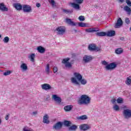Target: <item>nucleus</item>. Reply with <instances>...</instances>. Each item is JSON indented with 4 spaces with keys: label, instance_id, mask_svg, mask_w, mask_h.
<instances>
[{
    "label": "nucleus",
    "instance_id": "obj_49",
    "mask_svg": "<svg viewBox=\"0 0 131 131\" xmlns=\"http://www.w3.org/2000/svg\"><path fill=\"white\" fill-rule=\"evenodd\" d=\"M9 117H10V114H9L8 115H6V116L5 117L6 120H9Z\"/></svg>",
    "mask_w": 131,
    "mask_h": 131
},
{
    "label": "nucleus",
    "instance_id": "obj_45",
    "mask_svg": "<svg viewBox=\"0 0 131 131\" xmlns=\"http://www.w3.org/2000/svg\"><path fill=\"white\" fill-rule=\"evenodd\" d=\"M126 4H127L128 7H131V2L129 0H126Z\"/></svg>",
    "mask_w": 131,
    "mask_h": 131
},
{
    "label": "nucleus",
    "instance_id": "obj_41",
    "mask_svg": "<svg viewBox=\"0 0 131 131\" xmlns=\"http://www.w3.org/2000/svg\"><path fill=\"white\" fill-rule=\"evenodd\" d=\"M79 81H80L81 84H86V80L85 79H81V80H80Z\"/></svg>",
    "mask_w": 131,
    "mask_h": 131
},
{
    "label": "nucleus",
    "instance_id": "obj_55",
    "mask_svg": "<svg viewBox=\"0 0 131 131\" xmlns=\"http://www.w3.org/2000/svg\"><path fill=\"white\" fill-rule=\"evenodd\" d=\"M2 124V119L0 118V125Z\"/></svg>",
    "mask_w": 131,
    "mask_h": 131
},
{
    "label": "nucleus",
    "instance_id": "obj_15",
    "mask_svg": "<svg viewBox=\"0 0 131 131\" xmlns=\"http://www.w3.org/2000/svg\"><path fill=\"white\" fill-rule=\"evenodd\" d=\"M93 60V57L92 56L85 55L83 57V61L84 63H89V62H91Z\"/></svg>",
    "mask_w": 131,
    "mask_h": 131
},
{
    "label": "nucleus",
    "instance_id": "obj_22",
    "mask_svg": "<svg viewBox=\"0 0 131 131\" xmlns=\"http://www.w3.org/2000/svg\"><path fill=\"white\" fill-rule=\"evenodd\" d=\"M115 53L117 55H120L123 53V49H122L121 48H117L115 50Z\"/></svg>",
    "mask_w": 131,
    "mask_h": 131
},
{
    "label": "nucleus",
    "instance_id": "obj_16",
    "mask_svg": "<svg viewBox=\"0 0 131 131\" xmlns=\"http://www.w3.org/2000/svg\"><path fill=\"white\" fill-rule=\"evenodd\" d=\"M123 24L122 19L121 18H119L117 20V23L115 24V28H119Z\"/></svg>",
    "mask_w": 131,
    "mask_h": 131
},
{
    "label": "nucleus",
    "instance_id": "obj_43",
    "mask_svg": "<svg viewBox=\"0 0 131 131\" xmlns=\"http://www.w3.org/2000/svg\"><path fill=\"white\" fill-rule=\"evenodd\" d=\"M125 22L126 24L128 25V24H129V23H130V20H129V18L126 17L125 19Z\"/></svg>",
    "mask_w": 131,
    "mask_h": 131
},
{
    "label": "nucleus",
    "instance_id": "obj_47",
    "mask_svg": "<svg viewBox=\"0 0 131 131\" xmlns=\"http://www.w3.org/2000/svg\"><path fill=\"white\" fill-rule=\"evenodd\" d=\"M101 63L102 64V65H106L107 66V65H108V62L105 60L102 61Z\"/></svg>",
    "mask_w": 131,
    "mask_h": 131
},
{
    "label": "nucleus",
    "instance_id": "obj_53",
    "mask_svg": "<svg viewBox=\"0 0 131 131\" xmlns=\"http://www.w3.org/2000/svg\"><path fill=\"white\" fill-rule=\"evenodd\" d=\"M120 39L121 40H124V37H120Z\"/></svg>",
    "mask_w": 131,
    "mask_h": 131
},
{
    "label": "nucleus",
    "instance_id": "obj_32",
    "mask_svg": "<svg viewBox=\"0 0 131 131\" xmlns=\"http://www.w3.org/2000/svg\"><path fill=\"white\" fill-rule=\"evenodd\" d=\"M48 2L49 3H50V4H51L53 8H54V7L56 6V2H55L54 0H49Z\"/></svg>",
    "mask_w": 131,
    "mask_h": 131
},
{
    "label": "nucleus",
    "instance_id": "obj_33",
    "mask_svg": "<svg viewBox=\"0 0 131 131\" xmlns=\"http://www.w3.org/2000/svg\"><path fill=\"white\" fill-rule=\"evenodd\" d=\"M78 119H80V120H85V119H88V117L86 115H82L80 116Z\"/></svg>",
    "mask_w": 131,
    "mask_h": 131
},
{
    "label": "nucleus",
    "instance_id": "obj_38",
    "mask_svg": "<svg viewBox=\"0 0 131 131\" xmlns=\"http://www.w3.org/2000/svg\"><path fill=\"white\" fill-rule=\"evenodd\" d=\"M117 102L118 104H122L123 103V100L122 98H119L117 99Z\"/></svg>",
    "mask_w": 131,
    "mask_h": 131
},
{
    "label": "nucleus",
    "instance_id": "obj_42",
    "mask_svg": "<svg viewBox=\"0 0 131 131\" xmlns=\"http://www.w3.org/2000/svg\"><path fill=\"white\" fill-rule=\"evenodd\" d=\"M79 20H80V21H84V20H85V18H84V16L81 15L78 18Z\"/></svg>",
    "mask_w": 131,
    "mask_h": 131
},
{
    "label": "nucleus",
    "instance_id": "obj_34",
    "mask_svg": "<svg viewBox=\"0 0 131 131\" xmlns=\"http://www.w3.org/2000/svg\"><path fill=\"white\" fill-rule=\"evenodd\" d=\"M9 40H10V38H9V37L8 36L4 37V38L3 39V41L4 42H5V43H8Z\"/></svg>",
    "mask_w": 131,
    "mask_h": 131
},
{
    "label": "nucleus",
    "instance_id": "obj_37",
    "mask_svg": "<svg viewBox=\"0 0 131 131\" xmlns=\"http://www.w3.org/2000/svg\"><path fill=\"white\" fill-rule=\"evenodd\" d=\"M74 2L76 4L80 5L81 4H82V3H83V0H74Z\"/></svg>",
    "mask_w": 131,
    "mask_h": 131
},
{
    "label": "nucleus",
    "instance_id": "obj_31",
    "mask_svg": "<svg viewBox=\"0 0 131 131\" xmlns=\"http://www.w3.org/2000/svg\"><path fill=\"white\" fill-rule=\"evenodd\" d=\"M45 71L47 74H50V64H47L46 67Z\"/></svg>",
    "mask_w": 131,
    "mask_h": 131
},
{
    "label": "nucleus",
    "instance_id": "obj_25",
    "mask_svg": "<svg viewBox=\"0 0 131 131\" xmlns=\"http://www.w3.org/2000/svg\"><path fill=\"white\" fill-rule=\"evenodd\" d=\"M107 36H114L115 35V31H110L106 33Z\"/></svg>",
    "mask_w": 131,
    "mask_h": 131
},
{
    "label": "nucleus",
    "instance_id": "obj_39",
    "mask_svg": "<svg viewBox=\"0 0 131 131\" xmlns=\"http://www.w3.org/2000/svg\"><path fill=\"white\" fill-rule=\"evenodd\" d=\"M78 25L80 27H85L86 26V25L85 24V23L83 22L79 23Z\"/></svg>",
    "mask_w": 131,
    "mask_h": 131
},
{
    "label": "nucleus",
    "instance_id": "obj_12",
    "mask_svg": "<svg viewBox=\"0 0 131 131\" xmlns=\"http://www.w3.org/2000/svg\"><path fill=\"white\" fill-rule=\"evenodd\" d=\"M42 90H45V91H48L49 90H52V86L51 85L48 83H44L41 85Z\"/></svg>",
    "mask_w": 131,
    "mask_h": 131
},
{
    "label": "nucleus",
    "instance_id": "obj_44",
    "mask_svg": "<svg viewBox=\"0 0 131 131\" xmlns=\"http://www.w3.org/2000/svg\"><path fill=\"white\" fill-rule=\"evenodd\" d=\"M10 74H11V71H7V72L4 73V75L5 76H7V75H10Z\"/></svg>",
    "mask_w": 131,
    "mask_h": 131
},
{
    "label": "nucleus",
    "instance_id": "obj_23",
    "mask_svg": "<svg viewBox=\"0 0 131 131\" xmlns=\"http://www.w3.org/2000/svg\"><path fill=\"white\" fill-rule=\"evenodd\" d=\"M123 9H124V10L125 11V12H126L128 15H130L131 9L130 8H129V7L127 6H125Z\"/></svg>",
    "mask_w": 131,
    "mask_h": 131
},
{
    "label": "nucleus",
    "instance_id": "obj_11",
    "mask_svg": "<svg viewBox=\"0 0 131 131\" xmlns=\"http://www.w3.org/2000/svg\"><path fill=\"white\" fill-rule=\"evenodd\" d=\"M86 32L88 33H93V32H97V31H100V29L97 27L95 28H90L85 29Z\"/></svg>",
    "mask_w": 131,
    "mask_h": 131
},
{
    "label": "nucleus",
    "instance_id": "obj_26",
    "mask_svg": "<svg viewBox=\"0 0 131 131\" xmlns=\"http://www.w3.org/2000/svg\"><path fill=\"white\" fill-rule=\"evenodd\" d=\"M125 83L127 85H130L131 83V76L127 77L126 80L125 81Z\"/></svg>",
    "mask_w": 131,
    "mask_h": 131
},
{
    "label": "nucleus",
    "instance_id": "obj_54",
    "mask_svg": "<svg viewBox=\"0 0 131 131\" xmlns=\"http://www.w3.org/2000/svg\"><path fill=\"white\" fill-rule=\"evenodd\" d=\"M73 63H74V60H72L71 62V64H73Z\"/></svg>",
    "mask_w": 131,
    "mask_h": 131
},
{
    "label": "nucleus",
    "instance_id": "obj_5",
    "mask_svg": "<svg viewBox=\"0 0 131 131\" xmlns=\"http://www.w3.org/2000/svg\"><path fill=\"white\" fill-rule=\"evenodd\" d=\"M123 115L124 118L126 119H128V118H131V110H125L123 112Z\"/></svg>",
    "mask_w": 131,
    "mask_h": 131
},
{
    "label": "nucleus",
    "instance_id": "obj_18",
    "mask_svg": "<svg viewBox=\"0 0 131 131\" xmlns=\"http://www.w3.org/2000/svg\"><path fill=\"white\" fill-rule=\"evenodd\" d=\"M66 22L67 23V24H69V25H71V26H76L77 24L72 21V20L70 18H66Z\"/></svg>",
    "mask_w": 131,
    "mask_h": 131
},
{
    "label": "nucleus",
    "instance_id": "obj_27",
    "mask_svg": "<svg viewBox=\"0 0 131 131\" xmlns=\"http://www.w3.org/2000/svg\"><path fill=\"white\" fill-rule=\"evenodd\" d=\"M96 35L97 36H105V35H107V33L104 32H98Z\"/></svg>",
    "mask_w": 131,
    "mask_h": 131
},
{
    "label": "nucleus",
    "instance_id": "obj_2",
    "mask_svg": "<svg viewBox=\"0 0 131 131\" xmlns=\"http://www.w3.org/2000/svg\"><path fill=\"white\" fill-rule=\"evenodd\" d=\"M74 75L75 77L71 78L72 83H74V84H75L76 85H79V82H78V81H80V80L82 79V76L78 73H74Z\"/></svg>",
    "mask_w": 131,
    "mask_h": 131
},
{
    "label": "nucleus",
    "instance_id": "obj_3",
    "mask_svg": "<svg viewBox=\"0 0 131 131\" xmlns=\"http://www.w3.org/2000/svg\"><path fill=\"white\" fill-rule=\"evenodd\" d=\"M56 33L58 35H63L66 32V28L64 26H59L56 28Z\"/></svg>",
    "mask_w": 131,
    "mask_h": 131
},
{
    "label": "nucleus",
    "instance_id": "obj_29",
    "mask_svg": "<svg viewBox=\"0 0 131 131\" xmlns=\"http://www.w3.org/2000/svg\"><path fill=\"white\" fill-rule=\"evenodd\" d=\"M64 109L65 111H70L72 110V105H67L64 106Z\"/></svg>",
    "mask_w": 131,
    "mask_h": 131
},
{
    "label": "nucleus",
    "instance_id": "obj_9",
    "mask_svg": "<svg viewBox=\"0 0 131 131\" xmlns=\"http://www.w3.org/2000/svg\"><path fill=\"white\" fill-rule=\"evenodd\" d=\"M70 6H71L72 8H73L76 11H80V5L75 3H70Z\"/></svg>",
    "mask_w": 131,
    "mask_h": 131
},
{
    "label": "nucleus",
    "instance_id": "obj_50",
    "mask_svg": "<svg viewBox=\"0 0 131 131\" xmlns=\"http://www.w3.org/2000/svg\"><path fill=\"white\" fill-rule=\"evenodd\" d=\"M36 6L37 8H39V7H40V4L36 3Z\"/></svg>",
    "mask_w": 131,
    "mask_h": 131
},
{
    "label": "nucleus",
    "instance_id": "obj_6",
    "mask_svg": "<svg viewBox=\"0 0 131 131\" xmlns=\"http://www.w3.org/2000/svg\"><path fill=\"white\" fill-rule=\"evenodd\" d=\"M69 60H70V58L69 57H67L63 59L62 62L63 64H65L66 67L68 68H71V67H72V64L70 62H68Z\"/></svg>",
    "mask_w": 131,
    "mask_h": 131
},
{
    "label": "nucleus",
    "instance_id": "obj_19",
    "mask_svg": "<svg viewBox=\"0 0 131 131\" xmlns=\"http://www.w3.org/2000/svg\"><path fill=\"white\" fill-rule=\"evenodd\" d=\"M0 10L3 12H8L9 11V9L6 7L4 3L0 4Z\"/></svg>",
    "mask_w": 131,
    "mask_h": 131
},
{
    "label": "nucleus",
    "instance_id": "obj_48",
    "mask_svg": "<svg viewBox=\"0 0 131 131\" xmlns=\"http://www.w3.org/2000/svg\"><path fill=\"white\" fill-rule=\"evenodd\" d=\"M116 101H117V100H116V99H112L111 102L114 105H116Z\"/></svg>",
    "mask_w": 131,
    "mask_h": 131
},
{
    "label": "nucleus",
    "instance_id": "obj_21",
    "mask_svg": "<svg viewBox=\"0 0 131 131\" xmlns=\"http://www.w3.org/2000/svg\"><path fill=\"white\" fill-rule=\"evenodd\" d=\"M20 68L23 71H26L28 70V67H27V64L25 63H22L20 65Z\"/></svg>",
    "mask_w": 131,
    "mask_h": 131
},
{
    "label": "nucleus",
    "instance_id": "obj_24",
    "mask_svg": "<svg viewBox=\"0 0 131 131\" xmlns=\"http://www.w3.org/2000/svg\"><path fill=\"white\" fill-rule=\"evenodd\" d=\"M37 50L39 53H40V54H43V53L46 52V49L41 46L38 47Z\"/></svg>",
    "mask_w": 131,
    "mask_h": 131
},
{
    "label": "nucleus",
    "instance_id": "obj_10",
    "mask_svg": "<svg viewBox=\"0 0 131 131\" xmlns=\"http://www.w3.org/2000/svg\"><path fill=\"white\" fill-rule=\"evenodd\" d=\"M52 99L55 101L57 104L60 105L62 102V99L61 98L59 97L57 95H52Z\"/></svg>",
    "mask_w": 131,
    "mask_h": 131
},
{
    "label": "nucleus",
    "instance_id": "obj_52",
    "mask_svg": "<svg viewBox=\"0 0 131 131\" xmlns=\"http://www.w3.org/2000/svg\"><path fill=\"white\" fill-rule=\"evenodd\" d=\"M33 115H36V114H37V112H33Z\"/></svg>",
    "mask_w": 131,
    "mask_h": 131
},
{
    "label": "nucleus",
    "instance_id": "obj_7",
    "mask_svg": "<svg viewBox=\"0 0 131 131\" xmlns=\"http://www.w3.org/2000/svg\"><path fill=\"white\" fill-rule=\"evenodd\" d=\"M23 10L25 13H30L31 12H32L31 6H30V5H23Z\"/></svg>",
    "mask_w": 131,
    "mask_h": 131
},
{
    "label": "nucleus",
    "instance_id": "obj_40",
    "mask_svg": "<svg viewBox=\"0 0 131 131\" xmlns=\"http://www.w3.org/2000/svg\"><path fill=\"white\" fill-rule=\"evenodd\" d=\"M63 13H65L66 14H70L72 13V11L68 10V9H63L62 10Z\"/></svg>",
    "mask_w": 131,
    "mask_h": 131
},
{
    "label": "nucleus",
    "instance_id": "obj_36",
    "mask_svg": "<svg viewBox=\"0 0 131 131\" xmlns=\"http://www.w3.org/2000/svg\"><path fill=\"white\" fill-rule=\"evenodd\" d=\"M23 131H31V128H30L29 127L26 126L23 128Z\"/></svg>",
    "mask_w": 131,
    "mask_h": 131
},
{
    "label": "nucleus",
    "instance_id": "obj_14",
    "mask_svg": "<svg viewBox=\"0 0 131 131\" xmlns=\"http://www.w3.org/2000/svg\"><path fill=\"white\" fill-rule=\"evenodd\" d=\"M79 128L81 130H88V129H90V128H91V126L87 124H83L80 125Z\"/></svg>",
    "mask_w": 131,
    "mask_h": 131
},
{
    "label": "nucleus",
    "instance_id": "obj_1",
    "mask_svg": "<svg viewBox=\"0 0 131 131\" xmlns=\"http://www.w3.org/2000/svg\"><path fill=\"white\" fill-rule=\"evenodd\" d=\"M91 98L86 95H82L78 100L79 105H89L91 103Z\"/></svg>",
    "mask_w": 131,
    "mask_h": 131
},
{
    "label": "nucleus",
    "instance_id": "obj_35",
    "mask_svg": "<svg viewBox=\"0 0 131 131\" xmlns=\"http://www.w3.org/2000/svg\"><path fill=\"white\" fill-rule=\"evenodd\" d=\"M71 124V122L69 121H64V125H66V126H70Z\"/></svg>",
    "mask_w": 131,
    "mask_h": 131
},
{
    "label": "nucleus",
    "instance_id": "obj_4",
    "mask_svg": "<svg viewBox=\"0 0 131 131\" xmlns=\"http://www.w3.org/2000/svg\"><path fill=\"white\" fill-rule=\"evenodd\" d=\"M117 67V64H116L115 62H112L108 64H107L105 68L106 70H113V69H115V68Z\"/></svg>",
    "mask_w": 131,
    "mask_h": 131
},
{
    "label": "nucleus",
    "instance_id": "obj_20",
    "mask_svg": "<svg viewBox=\"0 0 131 131\" xmlns=\"http://www.w3.org/2000/svg\"><path fill=\"white\" fill-rule=\"evenodd\" d=\"M49 115L47 114H46L43 117V123H46L47 124H49L50 123V120H49Z\"/></svg>",
    "mask_w": 131,
    "mask_h": 131
},
{
    "label": "nucleus",
    "instance_id": "obj_17",
    "mask_svg": "<svg viewBox=\"0 0 131 131\" xmlns=\"http://www.w3.org/2000/svg\"><path fill=\"white\" fill-rule=\"evenodd\" d=\"M13 7L17 11H21V10H22V8H23V6H22V5L19 3L13 4Z\"/></svg>",
    "mask_w": 131,
    "mask_h": 131
},
{
    "label": "nucleus",
    "instance_id": "obj_28",
    "mask_svg": "<svg viewBox=\"0 0 131 131\" xmlns=\"http://www.w3.org/2000/svg\"><path fill=\"white\" fill-rule=\"evenodd\" d=\"M34 58H35V54L32 53L29 56V58L30 59L31 62H34Z\"/></svg>",
    "mask_w": 131,
    "mask_h": 131
},
{
    "label": "nucleus",
    "instance_id": "obj_8",
    "mask_svg": "<svg viewBox=\"0 0 131 131\" xmlns=\"http://www.w3.org/2000/svg\"><path fill=\"white\" fill-rule=\"evenodd\" d=\"M89 51H96V52H99L101 50V49L99 47H96L95 44H90L88 47Z\"/></svg>",
    "mask_w": 131,
    "mask_h": 131
},
{
    "label": "nucleus",
    "instance_id": "obj_51",
    "mask_svg": "<svg viewBox=\"0 0 131 131\" xmlns=\"http://www.w3.org/2000/svg\"><path fill=\"white\" fill-rule=\"evenodd\" d=\"M119 1V3H121V4H122V3H124V2L125 1V0H118Z\"/></svg>",
    "mask_w": 131,
    "mask_h": 131
},
{
    "label": "nucleus",
    "instance_id": "obj_13",
    "mask_svg": "<svg viewBox=\"0 0 131 131\" xmlns=\"http://www.w3.org/2000/svg\"><path fill=\"white\" fill-rule=\"evenodd\" d=\"M62 125H63L62 122H58L53 125V128L56 129V130H59V129H61V128H62Z\"/></svg>",
    "mask_w": 131,
    "mask_h": 131
},
{
    "label": "nucleus",
    "instance_id": "obj_56",
    "mask_svg": "<svg viewBox=\"0 0 131 131\" xmlns=\"http://www.w3.org/2000/svg\"><path fill=\"white\" fill-rule=\"evenodd\" d=\"M2 37V35L0 34V38Z\"/></svg>",
    "mask_w": 131,
    "mask_h": 131
},
{
    "label": "nucleus",
    "instance_id": "obj_46",
    "mask_svg": "<svg viewBox=\"0 0 131 131\" xmlns=\"http://www.w3.org/2000/svg\"><path fill=\"white\" fill-rule=\"evenodd\" d=\"M58 71V68L56 67H54L53 68V72L54 73H56Z\"/></svg>",
    "mask_w": 131,
    "mask_h": 131
},
{
    "label": "nucleus",
    "instance_id": "obj_30",
    "mask_svg": "<svg viewBox=\"0 0 131 131\" xmlns=\"http://www.w3.org/2000/svg\"><path fill=\"white\" fill-rule=\"evenodd\" d=\"M113 110L115 111H119L120 110V108L119 107V106L117 104H115L113 107Z\"/></svg>",
    "mask_w": 131,
    "mask_h": 131
}]
</instances>
